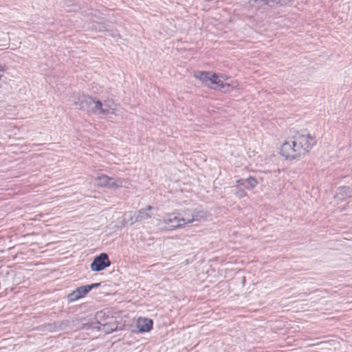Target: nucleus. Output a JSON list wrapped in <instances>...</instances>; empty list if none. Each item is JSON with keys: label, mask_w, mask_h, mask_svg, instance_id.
Returning a JSON list of instances; mask_svg holds the SVG:
<instances>
[{"label": "nucleus", "mask_w": 352, "mask_h": 352, "mask_svg": "<svg viewBox=\"0 0 352 352\" xmlns=\"http://www.w3.org/2000/svg\"><path fill=\"white\" fill-rule=\"evenodd\" d=\"M195 77L201 80L207 87L228 92L231 90V86L228 83H224L220 77L209 72H197L195 73Z\"/></svg>", "instance_id": "3"}, {"label": "nucleus", "mask_w": 352, "mask_h": 352, "mask_svg": "<svg viewBox=\"0 0 352 352\" xmlns=\"http://www.w3.org/2000/svg\"><path fill=\"white\" fill-rule=\"evenodd\" d=\"M235 195L239 197V198H242L243 197H245L246 195V192H245L244 190L243 189H241L239 188V187H236V192H235Z\"/></svg>", "instance_id": "15"}, {"label": "nucleus", "mask_w": 352, "mask_h": 352, "mask_svg": "<svg viewBox=\"0 0 352 352\" xmlns=\"http://www.w3.org/2000/svg\"><path fill=\"white\" fill-rule=\"evenodd\" d=\"M181 217L179 212H173L166 214L164 216L162 219L158 221L157 226H162L164 224V228L168 229H176L183 226L182 222L180 221Z\"/></svg>", "instance_id": "4"}, {"label": "nucleus", "mask_w": 352, "mask_h": 352, "mask_svg": "<svg viewBox=\"0 0 352 352\" xmlns=\"http://www.w3.org/2000/svg\"><path fill=\"white\" fill-rule=\"evenodd\" d=\"M64 6L68 8L69 12H75L78 10V6L74 3L72 0H65L64 2Z\"/></svg>", "instance_id": "14"}, {"label": "nucleus", "mask_w": 352, "mask_h": 352, "mask_svg": "<svg viewBox=\"0 0 352 352\" xmlns=\"http://www.w3.org/2000/svg\"><path fill=\"white\" fill-rule=\"evenodd\" d=\"M316 142L315 138L307 131L296 132L283 144L280 153L285 158L294 160L309 153Z\"/></svg>", "instance_id": "1"}, {"label": "nucleus", "mask_w": 352, "mask_h": 352, "mask_svg": "<svg viewBox=\"0 0 352 352\" xmlns=\"http://www.w3.org/2000/svg\"><path fill=\"white\" fill-rule=\"evenodd\" d=\"M74 105L78 109H82L95 114H113L114 109L110 107L106 103L102 104L100 100L94 99L89 96H81L74 102Z\"/></svg>", "instance_id": "2"}, {"label": "nucleus", "mask_w": 352, "mask_h": 352, "mask_svg": "<svg viewBox=\"0 0 352 352\" xmlns=\"http://www.w3.org/2000/svg\"><path fill=\"white\" fill-rule=\"evenodd\" d=\"M100 285V283H94V284H91V285H87V289H89V292L93 288H96V287H99Z\"/></svg>", "instance_id": "16"}, {"label": "nucleus", "mask_w": 352, "mask_h": 352, "mask_svg": "<svg viewBox=\"0 0 352 352\" xmlns=\"http://www.w3.org/2000/svg\"><path fill=\"white\" fill-rule=\"evenodd\" d=\"M96 184L102 187H107L109 188H117L122 187L124 180L121 179H115L113 177H108L105 175H98L96 178Z\"/></svg>", "instance_id": "7"}, {"label": "nucleus", "mask_w": 352, "mask_h": 352, "mask_svg": "<svg viewBox=\"0 0 352 352\" xmlns=\"http://www.w3.org/2000/svg\"><path fill=\"white\" fill-rule=\"evenodd\" d=\"M137 327L140 332H148L153 327V320L147 318H140Z\"/></svg>", "instance_id": "11"}, {"label": "nucleus", "mask_w": 352, "mask_h": 352, "mask_svg": "<svg viewBox=\"0 0 352 352\" xmlns=\"http://www.w3.org/2000/svg\"><path fill=\"white\" fill-rule=\"evenodd\" d=\"M105 314L103 311H98L96 314V318L98 320V323L102 326V330L106 333H109L116 331L117 329V324L113 321L114 320L113 317L104 318Z\"/></svg>", "instance_id": "8"}, {"label": "nucleus", "mask_w": 352, "mask_h": 352, "mask_svg": "<svg viewBox=\"0 0 352 352\" xmlns=\"http://www.w3.org/2000/svg\"><path fill=\"white\" fill-rule=\"evenodd\" d=\"M179 214L181 217L180 221L182 222L183 226L193 221H199L201 219L205 217V213L197 209H187L183 210L182 212H179Z\"/></svg>", "instance_id": "5"}, {"label": "nucleus", "mask_w": 352, "mask_h": 352, "mask_svg": "<svg viewBox=\"0 0 352 352\" xmlns=\"http://www.w3.org/2000/svg\"><path fill=\"white\" fill-rule=\"evenodd\" d=\"M236 184H238L239 185H241V186H243L245 187V179H238L236 181Z\"/></svg>", "instance_id": "17"}, {"label": "nucleus", "mask_w": 352, "mask_h": 352, "mask_svg": "<svg viewBox=\"0 0 352 352\" xmlns=\"http://www.w3.org/2000/svg\"><path fill=\"white\" fill-rule=\"evenodd\" d=\"M88 292L89 289L87 287V285L79 287L68 295V300L70 302L76 301L80 298L84 297Z\"/></svg>", "instance_id": "10"}, {"label": "nucleus", "mask_w": 352, "mask_h": 352, "mask_svg": "<svg viewBox=\"0 0 352 352\" xmlns=\"http://www.w3.org/2000/svg\"><path fill=\"white\" fill-rule=\"evenodd\" d=\"M152 206H148L145 209H141L134 212H129L125 214V219L131 225L135 222H141L151 218V215L147 211L152 209Z\"/></svg>", "instance_id": "6"}, {"label": "nucleus", "mask_w": 352, "mask_h": 352, "mask_svg": "<svg viewBox=\"0 0 352 352\" xmlns=\"http://www.w3.org/2000/svg\"><path fill=\"white\" fill-rule=\"evenodd\" d=\"M258 0H254V2L256 3ZM263 1L265 4L273 7L276 5H287L288 3H290L293 2L294 0H261Z\"/></svg>", "instance_id": "12"}, {"label": "nucleus", "mask_w": 352, "mask_h": 352, "mask_svg": "<svg viewBox=\"0 0 352 352\" xmlns=\"http://www.w3.org/2000/svg\"><path fill=\"white\" fill-rule=\"evenodd\" d=\"M257 184L258 182L254 177H249L245 179V188L247 189H252L257 185Z\"/></svg>", "instance_id": "13"}, {"label": "nucleus", "mask_w": 352, "mask_h": 352, "mask_svg": "<svg viewBox=\"0 0 352 352\" xmlns=\"http://www.w3.org/2000/svg\"><path fill=\"white\" fill-rule=\"evenodd\" d=\"M111 262L106 253H101L96 256L90 265L93 272H100L110 266Z\"/></svg>", "instance_id": "9"}]
</instances>
